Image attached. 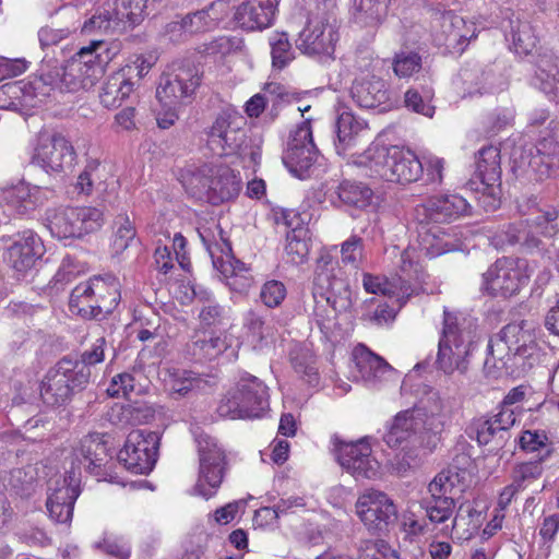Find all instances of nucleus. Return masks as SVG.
<instances>
[{
	"label": "nucleus",
	"mask_w": 559,
	"mask_h": 559,
	"mask_svg": "<svg viewBox=\"0 0 559 559\" xmlns=\"http://www.w3.org/2000/svg\"><path fill=\"white\" fill-rule=\"evenodd\" d=\"M313 314L321 329L337 313L346 312L353 306L352 292L347 278L331 254L322 253L317 260L313 277Z\"/></svg>",
	"instance_id": "1"
},
{
	"label": "nucleus",
	"mask_w": 559,
	"mask_h": 559,
	"mask_svg": "<svg viewBox=\"0 0 559 559\" xmlns=\"http://www.w3.org/2000/svg\"><path fill=\"white\" fill-rule=\"evenodd\" d=\"M183 187L191 197L217 205L238 195L241 179L227 166L204 165L183 178Z\"/></svg>",
	"instance_id": "2"
},
{
	"label": "nucleus",
	"mask_w": 559,
	"mask_h": 559,
	"mask_svg": "<svg viewBox=\"0 0 559 559\" xmlns=\"http://www.w3.org/2000/svg\"><path fill=\"white\" fill-rule=\"evenodd\" d=\"M472 323L455 313L444 311L443 329L439 340L436 365L447 374L465 373L468 369Z\"/></svg>",
	"instance_id": "3"
},
{
	"label": "nucleus",
	"mask_w": 559,
	"mask_h": 559,
	"mask_svg": "<svg viewBox=\"0 0 559 559\" xmlns=\"http://www.w3.org/2000/svg\"><path fill=\"white\" fill-rule=\"evenodd\" d=\"M269 389L257 377L247 374L230 389L217 407L219 416L258 418L269 409Z\"/></svg>",
	"instance_id": "4"
},
{
	"label": "nucleus",
	"mask_w": 559,
	"mask_h": 559,
	"mask_svg": "<svg viewBox=\"0 0 559 559\" xmlns=\"http://www.w3.org/2000/svg\"><path fill=\"white\" fill-rule=\"evenodd\" d=\"M245 124L242 116L229 112L219 115L209 132L210 150L218 156L237 155L242 159L249 157L251 163L257 164L260 153L258 148L249 145Z\"/></svg>",
	"instance_id": "5"
},
{
	"label": "nucleus",
	"mask_w": 559,
	"mask_h": 559,
	"mask_svg": "<svg viewBox=\"0 0 559 559\" xmlns=\"http://www.w3.org/2000/svg\"><path fill=\"white\" fill-rule=\"evenodd\" d=\"M535 346V335L526 322L506 325L495 337L489 340L488 356L484 362L487 376L499 378L506 366L504 358L510 355L526 356Z\"/></svg>",
	"instance_id": "6"
},
{
	"label": "nucleus",
	"mask_w": 559,
	"mask_h": 559,
	"mask_svg": "<svg viewBox=\"0 0 559 559\" xmlns=\"http://www.w3.org/2000/svg\"><path fill=\"white\" fill-rule=\"evenodd\" d=\"M91 370L73 359L62 358L50 368L40 382V397L48 406H60L70 401L75 390L88 383Z\"/></svg>",
	"instance_id": "7"
},
{
	"label": "nucleus",
	"mask_w": 559,
	"mask_h": 559,
	"mask_svg": "<svg viewBox=\"0 0 559 559\" xmlns=\"http://www.w3.org/2000/svg\"><path fill=\"white\" fill-rule=\"evenodd\" d=\"M47 227L59 239L83 238L105 224L104 211L97 206H68L47 213Z\"/></svg>",
	"instance_id": "8"
},
{
	"label": "nucleus",
	"mask_w": 559,
	"mask_h": 559,
	"mask_svg": "<svg viewBox=\"0 0 559 559\" xmlns=\"http://www.w3.org/2000/svg\"><path fill=\"white\" fill-rule=\"evenodd\" d=\"M532 269L526 260L498 259L483 274L480 289L491 297L510 298L527 285Z\"/></svg>",
	"instance_id": "9"
},
{
	"label": "nucleus",
	"mask_w": 559,
	"mask_h": 559,
	"mask_svg": "<svg viewBox=\"0 0 559 559\" xmlns=\"http://www.w3.org/2000/svg\"><path fill=\"white\" fill-rule=\"evenodd\" d=\"M147 0H102L96 13L82 26L85 34L94 31L114 33L126 24L135 25L143 19Z\"/></svg>",
	"instance_id": "10"
},
{
	"label": "nucleus",
	"mask_w": 559,
	"mask_h": 559,
	"mask_svg": "<svg viewBox=\"0 0 559 559\" xmlns=\"http://www.w3.org/2000/svg\"><path fill=\"white\" fill-rule=\"evenodd\" d=\"M476 180H471V190L477 193L478 203L486 210H496L500 204V151L493 145L485 146L476 156Z\"/></svg>",
	"instance_id": "11"
},
{
	"label": "nucleus",
	"mask_w": 559,
	"mask_h": 559,
	"mask_svg": "<svg viewBox=\"0 0 559 559\" xmlns=\"http://www.w3.org/2000/svg\"><path fill=\"white\" fill-rule=\"evenodd\" d=\"M75 157L74 147L64 135L41 131L35 140L31 163L46 173L60 174L72 168Z\"/></svg>",
	"instance_id": "12"
},
{
	"label": "nucleus",
	"mask_w": 559,
	"mask_h": 559,
	"mask_svg": "<svg viewBox=\"0 0 559 559\" xmlns=\"http://www.w3.org/2000/svg\"><path fill=\"white\" fill-rule=\"evenodd\" d=\"M153 63L143 56H138L118 71L110 74L99 93V99L106 108H117L129 98Z\"/></svg>",
	"instance_id": "13"
},
{
	"label": "nucleus",
	"mask_w": 559,
	"mask_h": 559,
	"mask_svg": "<svg viewBox=\"0 0 559 559\" xmlns=\"http://www.w3.org/2000/svg\"><path fill=\"white\" fill-rule=\"evenodd\" d=\"M211 258L213 266L221 273L226 285L234 292L246 293L253 284L251 270L242 261L236 259L230 242L223 237L219 229V241L210 242L200 234Z\"/></svg>",
	"instance_id": "14"
},
{
	"label": "nucleus",
	"mask_w": 559,
	"mask_h": 559,
	"mask_svg": "<svg viewBox=\"0 0 559 559\" xmlns=\"http://www.w3.org/2000/svg\"><path fill=\"white\" fill-rule=\"evenodd\" d=\"M559 211L552 206L537 209L532 218L525 222L510 224L503 231L509 245L520 243L530 249L542 245L540 237L552 238L559 230Z\"/></svg>",
	"instance_id": "15"
},
{
	"label": "nucleus",
	"mask_w": 559,
	"mask_h": 559,
	"mask_svg": "<svg viewBox=\"0 0 559 559\" xmlns=\"http://www.w3.org/2000/svg\"><path fill=\"white\" fill-rule=\"evenodd\" d=\"M336 460L355 479H373L379 475L380 464L372 455L369 437L356 441H336Z\"/></svg>",
	"instance_id": "16"
},
{
	"label": "nucleus",
	"mask_w": 559,
	"mask_h": 559,
	"mask_svg": "<svg viewBox=\"0 0 559 559\" xmlns=\"http://www.w3.org/2000/svg\"><path fill=\"white\" fill-rule=\"evenodd\" d=\"M338 33L335 24L325 15L312 16L296 39V47L310 57L331 59L335 51Z\"/></svg>",
	"instance_id": "17"
},
{
	"label": "nucleus",
	"mask_w": 559,
	"mask_h": 559,
	"mask_svg": "<svg viewBox=\"0 0 559 559\" xmlns=\"http://www.w3.org/2000/svg\"><path fill=\"white\" fill-rule=\"evenodd\" d=\"M198 449L200 467L194 491L209 499L223 481L226 465L225 453L210 437H201L198 440Z\"/></svg>",
	"instance_id": "18"
},
{
	"label": "nucleus",
	"mask_w": 559,
	"mask_h": 559,
	"mask_svg": "<svg viewBox=\"0 0 559 559\" xmlns=\"http://www.w3.org/2000/svg\"><path fill=\"white\" fill-rule=\"evenodd\" d=\"M157 449L158 439L155 433L133 430L119 451L118 460L133 474H147L157 461Z\"/></svg>",
	"instance_id": "19"
},
{
	"label": "nucleus",
	"mask_w": 559,
	"mask_h": 559,
	"mask_svg": "<svg viewBox=\"0 0 559 559\" xmlns=\"http://www.w3.org/2000/svg\"><path fill=\"white\" fill-rule=\"evenodd\" d=\"M318 158L319 151L313 143L310 121H302L290 134L283 162L290 173L302 178Z\"/></svg>",
	"instance_id": "20"
},
{
	"label": "nucleus",
	"mask_w": 559,
	"mask_h": 559,
	"mask_svg": "<svg viewBox=\"0 0 559 559\" xmlns=\"http://www.w3.org/2000/svg\"><path fill=\"white\" fill-rule=\"evenodd\" d=\"M201 76L194 67H175L160 78L156 97L164 107L176 108L200 85Z\"/></svg>",
	"instance_id": "21"
},
{
	"label": "nucleus",
	"mask_w": 559,
	"mask_h": 559,
	"mask_svg": "<svg viewBox=\"0 0 559 559\" xmlns=\"http://www.w3.org/2000/svg\"><path fill=\"white\" fill-rule=\"evenodd\" d=\"M421 413L424 430L423 443L427 449L437 448L441 432L453 413V401L442 399L438 392L430 391L426 400L421 401V406L413 408Z\"/></svg>",
	"instance_id": "22"
},
{
	"label": "nucleus",
	"mask_w": 559,
	"mask_h": 559,
	"mask_svg": "<svg viewBox=\"0 0 559 559\" xmlns=\"http://www.w3.org/2000/svg\"><path fill=\"white\" fill-rule=\"evenodd\" d=\"M356 513L370 531H383L396 519V507L386 493L367 490L356 502Z\"/></svg>",
	"instance_id": "23"
},
{
	"label": "nucleus",
	"mask_w": 559,
	"mask_h": 559,
	"mask_svg": "<svg viewBox=\"0 0 559 559\" xmlns=\"http://www.w3.org/2000/svg\"><path fill=\"white\" fill-rule=\"evenodd\" d=\"M44 251L41 239L33 230L27 229L12 236L11 245L4 253V261L19 275H24L34 267Z\"/></svg>",
	"instance_id": "24"
},
{
	"label": "nucleus",
	"mask_w": 559,
	"mask_h": 559,
	"mask_svg": "<svg viewBox=\"0 0 559 559\" xmlns=\"http://www.w3.org/2000/svg\"><path fill=\"white\" fill-rule=\"evenodd\" d=\"M419 411L406 409L397 413L394 418L386 425V432L383 436V441L390 448L404 449L413 440H418L421 447L424 424Z\"/></svg>",
	"instance_id": "25"
},
{
	"label": "nucleus",
	"mask_w": 559,
	"mask_h": 559,
	"mask_svg": "<svg viewBox=\"0 0 559 559\" xmlns=\"http://www.w3.org/2000/svg\"><path fill=\"white\" fill-rule=\"evenodd\" d=\"M110 58L107 43L103 39H97L80 48L69 62L78 64L79 72L76 75L83 83V88H87L102 74L104 67Z\"/></svg>",
	"instance_id": "26"
},
{
	"label": "nucleus",
	"mask_w": 559,
	"mask_h": 559,
	"mask_svg": "<svg viewBox=\"0 0 559 559\" xmlns=\"http://www.w3.org/2000/svg\"><path fill=\"white\" fill-rule=\"evenodd\" d=\"M73 456L90 474L99 478L107 475L109 448L104 435L90 433L83 437L74 449Z\"/></svg>",
	"instance_id": "27"
},
{
	"label": "nucleus",
	"mask_w": 559,
	"mask_h": 559,
	"mask_svg": "<svg viewBox=\"0 0 559 559\" xmlns=\"http://www.w3.org/2000/svg\"><path fill=\"white\" fill-rule=\"evenodd\" d=\"M280 0H247L235 12L237 24L246 31H262L273 25Z\"/></svg>",
	"instance_id": "28"
},
{
	"label": "nucleus",
	"mask_w": 559,
	"mask_h": 559,
	"mask_svg": "<svg viewBox=\"0 0 559 559\" xmlns=\"http://www.w3.org/2000/svg\"><path fill=\"white\" fill-rule=\"evenodd\" d=\"M394 150H396V146H369L353 160V164L357 166L366 177L383 179L391 182L392 173L394 170Z\"/></svg>",
	"instance_id": "29"
},
{
	"label": "nucleus",
	"mask_w": 559,
	"mask_h": 559,
	"mask_svg": "<svg viewBox=\"0 0 559 559\" xmlns=\"http://www.w3.org/2000/svg\"><path fill=\"white\" fill-rule=\"evenodd\" d=\"M350 94L354 102L366 109L379 107L389 100V88L385 81L369 73L354 80Z\"/></svg>",
	"instance_id": "30"
},
{
	"label": "nucleus",
	"mask_w": 559,
	"mask_h": 559,
	"mask_svg": "<svg viewBox=\"0 0 559 559\" xmlns=\"http://www.w3.org/2000/svg\"><path fill=\"white\" fill-rule=\"evenodd\" d=\"M471 205L459 194H444L430 198L424 205L426 217L435 223H449L469 214Z\"/></svg>",
	"instance_id": "31"
},
{
	"label": "nucleus",
	"mask_w": 559,
	"mask_h": 559,
	"mask_svg": "<svg viewBox=\"0 0 559 559\" xmlns=\"http://www.w3.org/2000/svg\"><path fill=\"white\" fill-rule=\"evenodd\" d=\"M353 360L357 371L356 377L370 384L382 381L393 370L382 357L362 344L354 348Z\"/></svg>",
	"instance_id": "32"
},
{
	"label": "nucleus",
	"mask_w": 559,
	"mask_h": 559,
	"mask_svg": "<svg viewBox=\"0 0 559 559\" xmlns=\"http://www.w3.org/2000/svg\"><path fill=\"white\" fill-rule=\"evenodd\" d=\"M39 190L24 182L4 188L0 192V204L8 209L10 214L26 215L38 205Z\"/></svg>",
	"instance_id": "33"
},
{
	"label": "nucleus",
	"mask_w": 559,
	"mask_h": 559,
	"mask_svg": "<svg viewBox=\"0 0 559 559\" xmlns=\"http://www.w3.org/2000/svg\"><path fill=\"white\" fill-rule=\"evenodd\" d=\"M535 68L533 86L550 100H556L559 97V69L555 57L546 52L538 55Z\"/></svg>",
	"instance_id": "34"
},
{
	"label": "nucleus",
	"mask_w": 559,
	"mask_h": 559,
	"mask_svg": "<svg viewBox=\"0 0 559 559\" xmlns=\"http://www.w3.org/2000/svg\"><path fill=\"white\" fill-rule=\"evenodd\" d=\"M336 139L334 146L338 155L355 146L357 140L367 130L366 121L357 118L348 110L338 112L335 124Z\"/></svg>",
	"instance_id": "35"
},
{
	"label": "nucleus",
	"mask_w": 559,
	"mask_h": 559,
	"mask_svg": "<svg viewBox=\"0 0 559 559\" xmlns=\"http://www.w3.org/2000/svg\"><path fill=\"white\" fill-rule=\"evenodd\" d=\"M230 338L225 334L207 335L197 338L190 345V350L197 359H214L225 355L227 360L237 358V349L231 346Z\"/></svg>",
	"instance_id": "36"
},
{
	"label": "nucleus",
	"mask_w": 559,
	"mask_h": 559,
	"mask_svg": "<svg viewBox=\"0 0 559 559\" xmlns=\"http://www.w3.org/2000/svg\"><path fill=\"white\" fill-rule=\"evenodd\" d=\"M362 286L368 294L395 297L400 302V307L407 301L414 292L405 282H396L395 277L388 280L384 276L370 273H364Z\"/></svg>",
	"instance_id": "37"
},
{
	"label": "nucleus",
	"mask_w": 559,
	"mask_h": 559,
	"mask_svg": "<svg viewBox=\"0 0 559 559\" xmlns=\"http://www.w3.org/2000/svg\"><path fill=\"white\" fill-rule=\"evenodd\" d=\"M394 153L391 182L405 185L418 180L424 173V165L417 156L411 150L399 146Z\"/></svg>",
	"instance_id": "38"
},
{
	"label": "nucleus",
	"mask_w": 559,
	"mask_h": 559,
	"mask_svg": "<svg viewBox=\"0 0 559 559\" xmlns=\"http://www.w3.org/2000/svg\"><path fill=\"white\" fill-rule=\"evenodd\" d=\"M87 290L98 298V304L105 316L112 312L120 300L119 284L112 276H95L88 280L82 292L84 294Z\"/></svg>",
	"instance_id": "39"
},
{
	"label": "nucleus",
	"mask_w": 559,
	"mask_h": 559,
	"mask_svg": "<svg viewBox=\"0 0 559 559\" xmlns=\"http://www.w3.org/2000/svg\"><path fill=\"white\" fill-rule=\"evenodd\" d=\"M53 83L56 81L47 80L46 73L17 81V85L21 88L20 108H34L38 106L50 95Z\"/></svg>",
	"instance_id": "40"
},
{
	"label": "nucleus",
	"mask_w": 559,
	"mask_h": 559,
	"mask_svg": "<svg viewBox=\"0 0 559 559\" xmlns=\"http://www.w3.org/2000/svg\"><path fill=\"white\" fill-rule=\"evenodd\" d=\"M80 481V472L72 466L62 478H58L51 484L47 501H51V504L55 502L56 508H58V503L74 506L81 492Z\"/></svg>",
	"instance_id": "41"
},
{
	"label": "nucleus",
	"mask_w": 559,
	"mask_h": 559,
	"mask_svg": "<svg viewBox=\"0 0 559 559\" xmlns=\"http://www.w3.org/2000/svg\"><path fill=\"white\" fill-rule=\"evenodd\" d=\"M463 484L456 468H448L438 473L428 485L431 497L444 498L456 502L463 492Z\"/></svg>",
	"instance_id": "42"
},
{
	"label": "nucleus",
	"mask_w": 559,
	"mask_h": 559,
	"mask_svg": "<svg viewBox=\"0 0 559 559\" xmlns=\"http://www.w3.org/2000/svg\"><path fill=\"white\" fill-rule=\"evenodd\" d=\"M85 287L86 282L80 283L73 288L69 302L71 311L88 319L100 320L105 318V313L98 304V298L88 290L83 294L82 290Z\"/></svg>",
	"instance_id": "43"
},
{
	"label": "nucleus",
	"mask_w": 559,
	"mask_h": 559,
	"mask_svg": "<svg viewBox=\"0 0 559 559\" xmlns=\"http://www.w3.org/2000/svg\"><path fill=\"white\" fill-rule=\"evenodd\" d=\"M165 390L173 397H181L199 385L200 380L183 369H165L162 371Z\"/></svg>",
	"instance_id": "44"
},
{
	"label": "nucleus",
	"mask_w": 559,
	"mask_h": 559,
	"mask_svg": "<svg viewBox=\"0 0 559 559\" xmlns=\"http://www.w3.org/2000/svg\"><path fill=\"white\" fill-rule=\"evenodd\" d=\"M392 0H359L354 19L362 26H378L386 17Z\"/></svg>",
	"instance_id": "45"
},
{
	"label": "nucleus",
	"mask_w": 559,
	"mask_h": 559,
	"mask_svg": "<svg viewBox=\"0 0 559 559\" xmlns=\"http://www.w3.org/2000/svg\"><path fill=\"white\" fill-rule=\"evenodd\" d=\"M224 7L223 2L212 3L207 8L183 16L187 22L188 33L190 37L195 34L204 33L216 27L222 16L218 8Z\"/></svg>",
	"instance_id": "46"
},
{
	"label": "nucleus",
	"mask_w": 559,
	"mask_h": 559,
	"mask_svg": "<svg viewBox=\"0 0 559 559\" xmlns=\"http://www.w3.org/2000/svg\"><path fill=\"white\" fill-rule=\"evenodd\" d=\"M336 194L348 205L365 209L372 203L373 191L362 182L343 181L338 185Z\"/></svg>",
	"instance_id": "47"
},
{
	"label": "nucleus",
	"mask_w": 559,
	"mask_h": 559,
	"mask_svg": "<svg viewBox=\"0 0 559 559\" xmlns=\"http://www.w3.org/2000/svg\"><path fill=\"white\" fill-rule=\"evenodd\" d=\"M476 438L479 444H492L490 451L502 449L510 438L509 431H504L491 418H480L475 423Z\"/></svg>",
	"instance_id": "48"
},
{
	"label": "nucleus",
	"mask_w": 559,
	"mask_h": 559,
	"mask_svg": "<svg viewBox=\"0 0 559 559\" xmlns=\"http://www.w3.org/2000/svg\"><path fill=\"white\" fill-rule=\"evenodd\" d=\"M4 485L20 496H29L35 488V469L32 466L11 469L3 477Z\"/></svg>",
	"instance_id": "49"
},
{
	"label": "nucleus",
	"mask_w": 559,
	"mask_h": 559,
	"mask_svg": "<svg viewBox=\"0 0 559 559\" xmlns=\"http://www.w3.org/2000/svg\"><path fill=\"white\" fill-rule=\"evenodd\" d=\"M423 267L419 263V254L414 247H407L402 251L399 263V273L395 277L396 282H405L412 286L413 281L421 278ZM413 289V287H411Z\"/></svg>",
	"instance_id": "50"
},
{
	"label": "nucleus",
	"mask_w": 559,
	"mask_h": 559,
	"mask_svg": "<svg viewBox=\"0 0 559 559\" xmlns=\"http://www.w3.org/2000/svg\"><path fill=\"white\" fill-rule=\"evenodd\" d=\"M78 72V64L68 61L64 67L56 68L53 71L46 73V76L48 81H56V83L52 84V90L57 87L61 91L76 92L83 88V83L76 75Z\"/></svg>",
	"instance_id": "51"
},
{
	"label": "nucleus",
	"mask_w": 559,
	"mask_h": 559,
	"mask_svg": "<svg viewBox=\"0 0 559 559\" xmlns=\"http://www.w3.org/2000/svg\"><path fill=\"white\" fill-rule=\"evenodd\" d=\"M308 229L289 230L286 235V254L295 264L306 261L310 250Z\"/></svg>",
	"instance_id": "52"
},
{
	"label": "nucleus",
	"mask_w": 559,
	"mask_h": 559,
	"mask_svg": "<svg viewBox=\"0 0 559 559\" xmlns=\"http://www.w3.org/2000/svg\"><path fill=\"white\" fill-rule=\"evenodd\" d=\"M269 44L274 68L282 70L295 58L287 33H273L269 38Z\"/></svg>",
	"instance_id": "53"
},
{
	"label": "nucleus",
	"mask_w": 559,
	"mask_h": 559,
	"mask_svg": "<svg viewBox=\"0 0 559 559\" xmlns=\"http://www.w3.org/2000/svg\"><path fill=\"white\" fill-rule=\"evenodd\" d=\"M445 19L450 23L447 38L449 45H456L463 49L476 36L474 24L467 23L462 16L455 14Z\"/></svg>",
	"instance_id": "54"
},
{
	"label": "nucleus",
	"mask_w": 559,
	"mask_h": 559,
	"mask_svg": "<svg viewBox=\"0 0 559 559\" xmlns=\"http://www.w3.org/2000/svg\"><path fill=\"white\" fill-rule=\"evenodd\" d=\"M243 326L254 343V347H261L263 342L273 336V329L265 322L262 316L254 310H249L243 318Z\"/></svg>",
	"instance_id": "55"
},
{
	"label": "nucleus",
	"mask_w": 559,
	"mask_h": 559,
	"mask_svg": "<svg viewBox=\"0 0 559 559\" xmlns=\"http://www.w3.org/2000/svg\"><path fill=\"white\" fill-rule=\"evenodd\" d=\"M421 506L431 522L444 523L453 515L456 502L447 499V497L440 498V496H430L423 500Z\"/></svg>",
	"instance_id": "56"
},
{
	"label": "nucleus",
	"mask_w": 559,
	"mask_h": 559,
	"mask_svg": "<svg viewBox=\"0 0 559 559\" xmlns=\"http://www.w3.org/2000/svg\"><path fill=\"white\" fill-rule=\"evenodd\" d=\"M117 229L112 241L116 253H121L129 247L138 243L136 230L127 215H119L116 219Z\"/></svg>",
	"instance_id": "57"
},
{
	"label": "nucleus",
	"mask_w": 559,
	"mask_h": 559,
	"mask_svg": "<svg viewBox=\"0 0 559 559\" xmlns=\"http://www.w3.org/2000/svg\"><path fill=\"white\" fill-rule=\"evenodd\" d=\"M194 295L197 299L204 302L199 313L202 324L206 326L221 324L225 316L224 308L214 301L211 294L206 290H194Z\"/></svg>",
	"instance_id": "58"
},
{
	"label": "nucleus",
	"mask_w": 559,
	"mask_h": 559,
	"mask_svg": "<svg viewBox=\"0 0 559 559\" xmlns=\"http://www.w3.org/2000/svg\"><path fill=\"white\" fill-rule=\"evenodd\" d=\"M512 48L519 56L530 55L536 47L537 38L528 23H519L512 28Z\"/></svg>",
	"instance_id": "59"
},
{
	"label": "nucleus",
	"mask_w": 559,
	"mask_h": 559,
	"mask_svg": "<svg viewBox=\"0 0 559 559\" xmlns=\"http://www.w3.org/2000/svg\"><path fill=\"white\" fill-rule=\"evenodd\" d=\"M536 155L532 157L530 165L535 168L538 165H544L548 173L549 168L554 165L555 159H559V142L552 136L544 138L536 145ZM544 174L543 170H540Z\"/></svg>",
	"instance_id": "60"
},
{
	"label": "nucleus",
	"mask_w": 559,
	"mask_h": 559,
	"mask_svg": "<svg viewBox=\"0 0 559 559\" xmlns=\"http://www.w3.org/2000/svg\"><path fill=\"white\" fill-rule=\"evenodd\" d=\"M551 453L552 449H547L545 455L542 456L539 461L525 462L516 465L512 473L513 483L522 488L525 483H530L540 477L543 473L540 462L548 459Z\"/></svg>",
	"instance_id": "61"
},
{
	"label": "nucleus",
	"mask_w": 559,
	"mask_h": 559,
	"mask_svg": "<svg viewBox=\"0 0 559 559\" xmlns=\"http://www.w3.org/2000/svg\"><path fill=\"white\" fill-rule=\"evenodd\" d=\"M432 93L430 90H424L423 94L415 88L405 93V106L420 115L431 118L435 114V106L431 105Z\"/></svg>",
	"instance_id": "62"
},
{
	"label": "nucleus",
	"mask_w": 559,
	"mask_h": 559,
	"mask_svg": "<svg viewBox=\"0 0 559 559\" xmlns=\"http://www.w3.org/2000/svg\"><path fill=\"white\" fill-rule=\"evenodd\" d=\"M421 69V57L416 52L397 53L393 61V71L400 78H409Z\"/></svg>",
	"instance_id": "63"
},
{
	"label": "nucleus",
	"mask_w": 559,
	"mask_h": 559,
	"mask_svg": "<svg viewBox=\"0 0 559 559\" xmlns=\"http://www.w3.org/2000/svg\"><path fill=\"white\" fill-rule=\"evenodd\" d=\"M364 240L358 235H352L341 243V258L344 264L358 269L362 258Z\"/></svg>",
	"instance_id": "64"
}]
</instances>
